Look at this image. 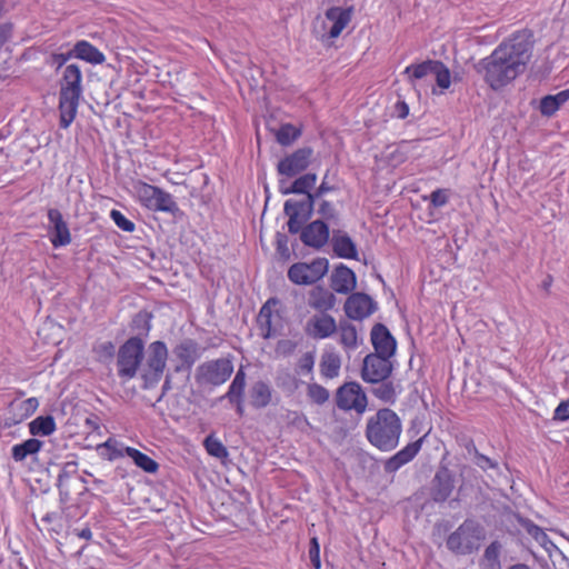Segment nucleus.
<instances>
[{
    "label": "nucleus",
    "mask_w": 569,
    "mask_h": 569,
    "mask_svg": "<svg viewBox=\"0 0 569 569\" xmlns=\"http://www.w3.org/2000/svg\"><path fill=\"white\" fill-rule=\"evenodd\" d=\"M532 32L522 29L505 39L477 64V71L495 91L501 90L521 74L532 53Z\"/></svg>",
    "instance_id": "f257e3e1"
},
{
    "label": "nucleus",
    "mask_w": 569,
    "mask_h": 569,
    "mask_svg": "<svg viewBox=\"0 0 569 569\" xmlns=\"http://www.w3.org/2000/svg\"><path fill=\"white\" fill-rule=\"evenodd\" d=\"M401 433V419L389 408L379 409L366 425L367 440L380 451H391L397 448Z\"/></svg>",
    "instance_id": "f03ea898"
},
{
    "label": "nucleus",
    "mask_w": 569,
    "mask_h": 569,
    "mask_svg": "<svg viewBox=\"0 0 569 569\" xmlns=\"http://www.w3.org/2000/svg\"><path fill=\"white\" fill-rule=\"evenodd\" d=\"M82 72L78 64H68L63 70L60 97V127L67 129L74 120L82 94Z\"/></svg>",
    "instance_id": "7ed1b4c3"
},
{
    "label": "nucleus",
    "mask_w": 569,
    "mask_h": 569,
    "mask_svg": "<svg viewBox=\"0 0 569 569\" xmlns=\"http://www.w3.org/2000/svg\"><path fill=\"white\" fill-rule=\"evenodd\" d=\"M353 13V6H333L328 8L323 17L319 16L316 18L312 26L313 36L323 44H331L350 24Z\"/></svg>",
    "instance_id": "20e7f679"
},
{
    "label": "nucleus",
    "mask_w": 569,
    "mask_h": 569,
    "mask_svg": "<svg viewBox=\"0 0 569 569\" xmlns=\"http://www.w3.org/2000/svg\"><path fill=\"white\" fill-rule=\"evenodd\" d=\"M132 194L147 210L172 214L179 210L171 193L143 180L138 179L132 182Z\"/></svg>",
    "instance_id": "39448f33"
},
{
    "label": "nucleus",
    "mask_w": 569,
    "mask_h": 569,
    "mask_svg": "<svg viewBox=\"0 0 569 569\" xmlns=\"http://www.w3.org/2000/svg\"><path fill=\"white\" fill-rule=\"evenodd\" d=\"M486 538L482 526L473 519H466L447 538V547L457 555H470L477 551Z\"/></svg>",
    "instance_id": "423d86ee"
},
{
    "label": "nucleus",
    "mask_w": 569,
    "mask_h": 569,
    "mask_svg": "<svg viewBox=\"0 0 569 569\" xmlns=\"http://www.w3.org/2000/svg\"><path fill=\"white\" fill-rule=\"evenodd\" d=\"M286 319L283 316L282 302L276 297L269 298L260 308L256 327L262 339H271L281 335Z\"/></svg>",
    "instance_id": "0eeeda50"
},
{
    "label": "nucleus",
    "mask_w": 569,
    "mask_h": 569,
    "mask_svg": "<svg viewBox=\"0 0 569 569\" xmlns=\"http://www.w3.org/2000/svg\"><path fill=\"white\" fill-rule=\"evenodd\" d=\"M144 343L139 337L129 338L118 351V375L123 379H132L143 359Z\"/></svg>",
    "instance_id": "6e6552de"
},
{
    "label": "nucleus",
    "mask_w": 569,
    "mask_h": 569,
    "mask_svg": "<svg viewBox=\"0 0 569 569\" xmlns=\"http://www.w3.org/2000/svg\"><path fill=\"white\" fill-rule=\"evenodd\" d=\"M168 360V348L163 341H153L147 350L146 362L141 369V378L146 387L158 383L163 375Z\"/></svg>",
    "instance_id": "1a4fd4ad"
},
{
    "label": "nucleus",
    "mask_w": 569,
    "mask_h": 569,
    "mask_svg": "<svg viewBox=\"0 0 569 569\" xmlns=\"http://www.w3.org/2000/svg\"><path fill=\"white\" fill-rule=\"evenodd\" d=\"M336 405L341 410L362 415L367 410L368 398L360 383L349 381L337 389Z\"/></svg>",
    "instance_id": "9d476101"
},
{
    "label": "nucleus",
    "mask_w": 569,
    "mask_h": 569,
    "mask_svg": "<svg viewBox=\"0 0 569 569\" xmlns=\"http://www.w3.org/2000/svg\"><path fill=\"white\" fill-rule=\"evenodd\" d=\"M328 267L326 258H317L310 263L297 262L289 268L288 278L295 284H312L323 278Z\"/></svg>",
    "instance_id": "9b49d317"
},
{
    "label": "nucleus",
    "mask_w": 569,
    "mask_h": 569,
    "mask_svg": "<svg viewBox=\"0 0 569 569\" xmlns=\"http://www.w3.org/2000/svg\"><path fill=\"white\" fill-rule=\"evenodd\" d=\"M233 372L232 361L228 358L206 361L197 369V381L212 386L224 383Z\"/></svg>",
    "instance_id": "f8f14e48"
},
{
    "label": "nucleus",
    "mask_w": 569,
    "mask_h": 569,
    "mask_svg": "<svg viewBox=\"0 0 569 569\" xmlns=\"http://www.w3.org/2000/svg\"><path fill=\"white\" fill-rule=\"evenodd\" d=\"M315 206V196L308 193L302 201L289 199L284 202V213L288 216V231L292 234L300 232L303 224L311 218Z\"/></svg>",
    "instance_id": "ddd939ff"
},
{
    "label": "nucleus",
    "mask_w": 569,
    "mask_h": 569,
    "mask_svg": "<svg viewBox=\"0 0 569 569\" xmlns=\"http://www.w3.org/2000/svg\"><path fill=\"white\" fill-rule=\"evenodd\" d=\"M392 372L390 358L369 353L365 357L361 368V379L368 383H379L387 380Z\"/></svg>",
    "instance_id": "4468645a"
},
{
    "label": "nucleus",
    "mask_w": 569,
    "mask_h": 569,
    "mask_svg": "<svg viewBox=\"0 0 569 569\" xmlns=\"http://www.w3.org/2000/svg\"><path fill=\"white\" fill-rule=\"evenodd\" d=\"M313 151L309 147L295 150L292 153L282 158L277 166L279 174L293 177L308 168Z\"/></svg>",
    "instance_id": "2eb2a0df"
},
{
    "label": "nucleus",
    "mask_w": 569,
    "mask_h": 569,
    "mask_svg": "<svg viewBox=\"0 0 569 569\" xmlns=\"http://www.w3.org/2000/svg\"><path fill=\"white\" fill-rule=\"evenodd\" d=\"M346 316L352 320H363L370 317L377 309V303L367 293H351L343 306Z\"/></svg>",
    "instance_id": "dca6fc26"
},
{
    "label": "nucleus",
    "mask_w": 569,
    "mask_h": 569,
    "mask_svg": "<svg viewBox=\"0 0 569 569\" xmlns=\"http://www.w3.org/2000/svg\"><path fill=\"white\" fill-rule=\"evenodd\" d=\"M337 331L335 318L327 312H319L310 317L305 325V332L315 340H323Z\"/></svg>",
    "instance_id": "f3484780"
},
{
    "label": "nucleus",
    "mask_w": 569,
    "mask_h": 569,
    "mask_svg": "<svg viewBox=\"0 0 569 569\" xmlns=\"http://www.w3.org/2000/svg\"><path fill=\"white\" fill-rule=\"evenodd\" d=\"M371 343L376 355L391 358L395 355L397 342L388 328L382 323H376L371 329Z\"/></svg>",
    "instance_id": "a211bd4d"
},
{
    "label": "nucleus",
    "mask_w": 569,
    "mask_h": 569,
    "mask_svg": "<svg viewBox=\"0 0 569 569\" xmlns=\"http://www.w3.org/2000/svg\"><path fill=\"white\" fill-rule=\"evenodd\" d=\"M48 219L51 223L50 241L54 248L68 246L71 242V233L62 213L58 209L48 210Z\"/></svg>",
    "instance_id": "6ab92c4d"
},
{
    "label": "nucleus",
    "mask_w": 569,
    "mask_h": 569,
    "mask_svg": "<svg viewBox=\"0 0 569 569\" xmlns=\"http://www.w3.org/2000/svg\"><path fill=\"white\" fill-rule=\"evenodd\" d=\"M300 239L308 246L316 249L323 247L329 239V228L321 220H315L301 231Z\"/></svg>",
    "instance_id": "aec40b11"
},
{
    "label": "nucleus",
    "mask_w": 569,
    "mask_h": 569,
    "mask_svg": "<svg viewBox=\"0 0 569 569\" xmlns=\"http://www.w3.org/2000/svg\"><path fill=\"white\" fill-rule=\"evenodd\" d=\"M423 438H420L413 442L408 443L401 450L390 457L385 463V470L388 473L396 472L402 466L410 462L420 451Z\"/></svg>",
    "instance_id": "412c9836"
},
{
    "label": "nucleus",
    "mask_w": 569,
    "mask_h": 569,
    "mask_svg": "<svg viewBox=\"0 0 569 569\" xmlns=\"http://www.w3.org/2000/svg\"><path fill=\"white\" fill-rule=\"evenodd\" d=\"M357 286L356 273L347 266H338L331 274V289L337 293L347 295Z\"/></svg>",
    "instance_id": "4be33fe9"
},
{
    "label": "nucleus",
    "mask_w": 569,
    "mask_h": 569,
    "mask_svg": "<svg viewBox=\"0 0 569 569\" xmlns=\"http://www.w3.org/2000/svg\"><path fill=\"white\" fill-rule=\"evenodd\" d=\"M453 487V478L449 471L447 469L438 471L433 479L432 499L436 502L446 501L450 497Z\"/></svg>",
    "instance_id": "5701e85b"
},
{
    "label": "nucleus",
    "mask_w": 569,
    "mask_h": 569,
    "mask_svg": "<svg viewBox=\"0 0 569 569\" xmlns=\"http://www.w3.org/2000/svg\"><path fill=\"white\" fill-rule=\"evenodd\" d=\"M308 303L319 312H327L335 307L336 298L329 290L316 287L310 291Z\"/></svg>",
    "instance_id": "b1692460"
},
{
    "label": "nucleus",
    "mask_w": 569,
    "mask_h": 569,
    "mask_svg": "<svg viewBox=\"0 0 569 569\" xmlns=\"http://www.w3.org/2000/svg\"><path fill=\"white\" fill-rule=\"evenodd\" d=\"M74 58L90 62L92 64H100L104 61V54L92 43L87 40L76 42L73 47Z\"/></svg>",
    "instance_id": "393cba45"
},
{
    "label": "nucleus",
    "mask_w": 569,
    "mask_h": 569,
    "mask_svg": "<svg viewBox=\"0 0 569 569\" xmlns=\"http://www.w3.org/2000/svg\"><path fill=\"white\" fill-rule=\"evenodd\" d=\"M332 249L337 257L343 259H357L358 250L356 243L346 233H335L332 237Z\"/></svg>",
    "instance_id": "a878e982"
},
{
    "label": "nucleus",
    "mask_w": 569,
    "mask_h": 569,
    "mask_svg": "<svg viewBox=\"0 0 569 569\" xmlns=\"http://www.w3.org/2000/svg\"><path fill=\"white\" fill-rule=\"evenodd\" d=\"M173 353L182 367L190 369L199 357L198 345L191 339L183 340L176 346Z\"/></svg>",
    "instance_id": "bb28decb"
},
{
    "label": "nucleus",
    "mask_w": 569,
    "mask_h": 569,
    "mask_svg": "<svg viewBox=\"0 0 569 569\" xmlns=\"http://www.w3.org/2000/svg\"><path fill=\"white\" fill-rule=\"evenodd\" d=\"M320 373L326 379H333L339 376L341 368V358L333 350H325L321 355Z\"/></svg>",
    "instance_id": "cd10ccee"
},
{
    "label": "nucleus",
    "mask_w": 569,
    "mask_h": 569,
    "mask_svg": "<svg viewBox=\"0 0 569 569\" xmlns=\"http://www.w3.org/2000/svg\"><path fill=\"white\" fill-rule=\"evenodd\" d=\"M338 342L346 351H352L358 348V332L356 327L349 321H340L337 325Z\"/></svg>",
    "instance_id": "c85d7f7f"
},
{
    "label": "nucleus",
    "mask_w": 569,
    "mask_h": 569,
    "mask_svg": "<svg viewBox=\"0 0 569 569\" xmlns=\"http://www.w3.org/2000/svg\"><path fill=\"white\" fill-rule=\"evenodd\" d=\"M569 100V89L559 91L556 94L545 96L540 100L539 111L545 117L553 116Z\"/></svg>",
    "instance_id": "c756f323"
},
{
    "label": "nucleus",
    "mask_w": 569,
    "mask_h": 569,
    "mask_svg": "<svg viewBox=\"0 0 569 569\" xmlns=\"http://www.w3.org/2000/svg\"><path fill=\"white\" fill-rule=\"evenodd\" d=\"M250 403L260 409L267 407L271 401L270 387L263 381H257L249 391Z\"/></svg>",
    "instance_id": "7c9ffc66"
},
{
    "label": "nucleus",
    "mask_w": 569,
    "mask_h": 569,
    "mask_svg": "<svg viewBox=\"0 0 569 569\" xmlns=\"http://www.w3.org/2000/svg\"><path fill=\"white\" fill-rule=\"evenodd\" d=\"M43 446V442L36 439L30 438L21 443H17L11 449V455L14 461H22L28 456L37 455Z\"/></svg>",
    "instance_id": "2f4dec72"
},
{
    "label": "nucleus",
    "mask_w": 569,
    "mask_h": 569,
    "mask_svg": "<svg viewBox=\"0 0 569 569\" xmlns=\"http://www.w3.org/2000/svg\"><path fill=\"white\" fill-rule=\"evenodd\" d=\"M126 453L128 457L132 459L134 465L148 473H156L159 469V463L149 457L148 455L141 452L136 448H127Z\"/></svg>",
    "instance_id": "473e14b6"
},
{
    "label": "nucleus",
    "mask_w": 569,
    "mask_h": 569,
    "mask_svg": "<svg viewBox=\"0 0 569 569\" xmlns=\"http://www.w3.org/2000/svg\"><path fill=\"white\" fill-rule=\"evenodd\" d=\"M127 448L129 447L123 446L114 438H108L103 443L98 446V450L101 452V456L109 461H114L127 456Z\"/></svg>",
    "instance_id": "72a5a7b5"
},
{
    "label": "nucleus",
    "mask_w": 569,
    "mask_h": 569,
    "mask_svg": "<svg viewBox=\"0 0 569 569\" xmlns=\"http://www.w3.org/2000/svg\"><path fill=\"white\" fill-rule=\"evenodd\" d=\"M501 545L499 541H492L485 550L479 562L480 569H501L499 559Z\"/></svg>",
    "instance_id": "f704fd0d"
},
{
    "label": "nucleus",
    "mask_w": 569,
    "mask_h": 569,
    "mask_svg": "<svg viewBox=\"0 0 569 569\" xmlns=\"http://www.w3.org/2000/svg\"><path fill=\"white\" fill-rule=\"evenodd\" d=\"M56 431V421L51 416H40L29 423L32 436H50Z\"/></svg>",
    "instance_id": "c9c22d12"
},
{
    "label": "nucleus",
    "mask_w": 569,
    "mask_h": 569,
    "mask_svg": "<svg viewBox=\"0 0 569 569\" xmlns=\"http://www.w3.org/2000/svg\"><path fill=\"white\" fill-rule=\"evenodd\" d=\"M436 60H427L417 64H409L406 67L403 74L407 76L410 83H415L428 74L432 73L433 63Z\"/></svg>",
    "instance_id": "e433bc0d"
},
{
    "label": "nucleus",
    "mask_w": 569,
    "mask_h": 569,
    "mask_svg": "<svg viewBox=\"0 0 569 569\" xmlns=\"http://www.w3.org/2000/svg\"><path fill=\"white\" fill-rule=\"evenodd\" d=\"M317 182V174L316 173H306L299 178H297L291 187L284 191V193H303L306 194V198H308V193L310 192V189L315 187Z\"/></svg>",
    "instance_id": "4c0bfd02"
},
{
    "label": "nucleus",
    "mask_w": 569,
    "mask_h": 569,
    "mask_svg": "<svg viewBox=\"0 0 569 569\" xmlns=\"http://www.w3.org/2000/svg\"><path fill=\"white\" fill-rule=\"evenodd\" d=\"M274 136L279 144L287 147L292 144L301 136V129L291 123H283L276 131Z\"/></svg>",
    "instance_id": "58836bf2"
},
{
    "label": "nucleus",
    "mask_w": 569,
    "mask_h": 569,
    "mask_svg": "<svg viewBox=\"0 0 569 569\" xmlns=\"http://www.w3.org/2000/svg\"><path fill=\"white\" fill-rule=\"evenodd\" d=\"M203 447L208 455L218 458L220 460H224L228 458L229 452L228 449L224 447V445L214 436L209 435L203 440Z\"/></svg>",
    "instance_id": "ea45409f"
},
{
    "label": "nucleus",
    "mask_w": 569,
    "mask_h": 569,
    "mask_svg": "<svg viewBox=\"0 0 569 569\" xmlns=\"http://www.w3.org/2000/svg\"><path fill=\"white\" fill-rule=\"evenodd\" d=\"M372 389V395L385 403H395L397 400V391L391 381H382Z\"/></svg>",
    "instance_id": "a19ab883"
},
{
    "label": "nucleus",
    "mask_w": 569,
    "mask_h": 569,
    "mask_svg": "<svg viewBox=\"0 0 569 569\" xmlns=\"http://www.w3.org/2000/svg\"><path fill=\"white\" fill-rule=\"evenodd\" d=\"M244 388H246V373H244L243 369L240 368L237 371L231 385L229 386L226 397L228 398V400H231V399L239 400V398H243Z\"/></svg>",
    "instance_id": "79ce46f5"
},
{
    "label": "nucleus",
    "mask_w": 569,
    "mask_h": 569,
    "mask_svg": "<svg viewBox=\"0 0 569 569\" xmlns=\"http://www.w3.org/2000/svg\"><path fill=\"white\" fill-rule=\"evenodd\" d=\"M432 73L436 76L437 86L441 90H447L451 86V73L449 68L441 61L436 60Z\"/></svg>",
    "instance_id": "37998d69"
},
{
    "label": "nucleus",
    "mask_w": 569,
    "mask_h": 569,
    "mask_svg": "<svg viewBox=\"0 0 569 569\" xmlns=\"http://www.w3.org/2000/svg\"><path fill=\"white\" fill-rule=\"evenodd\" d=\"M307 396L316 405H323L329 400V391L319 383L308 385Z\"/></svg>",
    "instance_id": "c03bdc74"
},
{
    "label": "nucleus",
    "mask_w": 569,
    "mask_h": 569,
    "mask_svg": "<svg viewBox=\"0 0 569 569\" xmlns=\"http://www.w3.org/2000/svg\"><path fill=\"white\" fill-rule=\"evenodd\" d=\"M287 426L290 428L306 431L310 427L308 418L298 411H288L286 415Z\"/></svg>",
    "instance_id": "a18cd8bd"
},
{
    "label": "nucleus",
    "mask_w": 569,
    "mask_h": 569,
    "mask_svg": "<svg viewBox=\"0 0 569 569\" xmlns=\"http://www.w3.org/2000/svg\"><path fill=\"white\" fill-rule=\"evenodd\" d=\"M110 218L119 229L126 232L134 231L136 224L129 220L121 211L112 209L110 212Z\"/></svg>",
    "instance_id": "49530a36"
},
{
    "label": "nucleus",
    "mask_w": 569,
    "mask_h": 569,
    "mask_svg": "<svg viewBox=\"0 0 569 569\" xmlns=\"http://www.w3.org/2000/svg\"><path fill=\"white\" fill-rule=\"evenodd\" d=\"M297 346L298 343L291 339H280L274 347V353L277 357H289L296 351Z\"/></svg>",
    "instance_id": "de8ad7c7"
},
{
    "label": "nucleus",
    "mask_w": 569,
    "mask_h": 569,
    "mask_svg": "<svg viewBox=\"0 0 569 569\" xmlns=\"http://www.w3.org/2000/svg\"><path fill=\"white\" fill-rule=\"evenodd\" d=\"M151 318H152V315L150 312L140 311L133 318L132 323L136 328L148 332L151 329V323H150Z\"/></svg>",
    "instance_id": "09e8293b"
},
{
    "label": "nucleus",
    "mask_w": 569,
    "mask_h": 569,
    "mask_svg": "<svg viewBox=\"0 0 569 569\" xmlns=\"http://www.w3.org/2000/svg\"><path fill=\"white\" fill-rule=\"evenodd\" d=\"M313 366H315V356L312 352L303 353L298 361V368L302 373H311Z\"/></svg>",
    "instance_id": "8fccbe9b"
},
{
    "label": "nucleus",
    "mask_w": 569,
    "mask_h": 569,
    "mask_svg": "<svg viewBox=\"0 0 569 569\" xmlns=\"http://www.w3.org/2000/svg\"><path fill=\"white\" fill-rule=\"evenodd\" d=\"M309 558L315 569L321 568L320 547L317 538H312L309 548Z\"/></svg>",
    "instance_id": "3c124183"
},
{
    "label": "nucleus",
    "mask_w": 569,
    "mask_h": 569,
    "mask_svg": "<svg viewBox=\"0 0 569 569\" xmlns=\"http://www.w3.org/2000/svg\"><path fill=\"white\" fill-rule=\"evenodd\" d=\"M430 202L433 207H443L448 202L447 191L443 189H437L430 194Z\"/></svg>",
    "instance_id": "603ef678"
},
{
    "label": "nucleus",
    "mask_w": 569,
    "mask_h": 569,
    "mask_svg": "<svg viewBox=\"0 0 569 569\" xmlns=\"http://www.w3.org/2000/svg\"><path fill=\"white\" fill-rule=\"evenodd\" d=\"M553 419L559 421L569 419V398L557 406L553 412Z\"/></svg>",
    "instance_id": "864d4df0"
},
{
    "label": "nucleus",
    "mask_w": 569,
    "mask_h": 569,
    "mask_svg": "<svg viewBox=\"0 0 569 569\" xmlns=\"http://www.w3.org/2000/svg\"><path fill=\"white\" fill-rule=\"evenodd\" d=\"M318 211L323 218L328 220L333 219L336 217V210L333 206L326 200L321 202Z\"/></svg>",
    "instance_id": "5fc2aeb1"
},
{
    "label": "nucleus",
    "mask_w": 569,
    "mask_h": 569,
    "mask_svg": "<svg viewBox=\"0 0 569 569\" xmlns=\"http://www.w3.org/2000/svg\"><path fill=\"white\" fill-rule=\"evenodd\" d=\"M13 32V26L11 23L0 24V47L10 40Z\"/></svg>",
    "instance_id": "6e6d98bb"
},
{
    "label": "nucleus",
    "mask_w": 569,
    "mask_h": 569,
    "mask_svg": "<svg viewBox=\"0 0 569 569\" xmlns=\"http://www.w3.org/2000/svg\"><path fill=\"white\" fill-rule=\"evenodd\" d=\"M74 535L84 540H90L92 538L91 529L88 526L81 529H74Z\"/></svg>",
    "instance_id": "4d7b16f0"
},
{
    "label": "nucleus",
    "mask_w": 569,
    "mask_h": 569,
    "mask_svg": "<svg viewBox=\"0 0 569 569\" xmlns=\"http://www.w3.org/2000/svg\"><path fill=\"white\" fill-rule=\"evenodd\" d=\"M331 190H332V187H330V186L326 182V180H323V181L321 182V184L317 188L316 192H315V193H312V194L315 196V199H316V198H319V197H321V196L326 194L327 192H329V191H331Z\"/></svg>",
    "instance_id": "13d9d810"
},
{
    "label": "nucleus",
    "mask_w": 569,
    "mask_h": 569,
    "mask_svg": "<svg viewBox=\"0 0 569 569\" xmlns=\"http://www.w3.org/2000/svg\"><path fill=\"white\" fill-rule=\"evenodd\" d=\"M71 58H74L73 49L67 53H59L56 56V60L59 62L60 66L66 63Z\"/></svg>",
    "instance_id": "bf43d9fd"
},
{
    "label": "nucleus",
    "mask_w": 569,
    "mask_h": 569,
    "mask_svg": "<svg viewBox=\"0 0 569 569\" xmlns=\"http://www.w3.org/2000/svg\"><path fill=\"white\" fill-rule=\"evenodd\" d=\"M24 405L27 406V410L30 411V413H33L38 406H39V402L37 400V398H29L24 401Z\"/></svg>",
    "instance_id": "052dcab7"
},
{
    "label": "nucleus",
    "mask_w": 569,
    "mask_h": 569,
    "mask_svg": "<svg viewBox=\"0 0 569 569\" xmlns=\"http://www.w3.org/2000/svg\"><path fill=\"white\" fill-rule=\"evenodd\" d=\"M231 403L236 405V409L239 416H243L244 409H243V398L238 399H231L229 400Z\"/></svg>",
    "instance_id": "680f3d73"
},
{
    "label": "nucleus",
    "mask_w": 569,
    "mask_h": 569,
    "mask_svg": "<svg viewBox=\"0 0 569 569\" xmlns=\"http://www.w3.org/2000/svg\"><path fill=\"white\" fill-rule=\"evenodd\" d=\"M528 532L532 535L536 539H538L539 533L543 535L541 528L535 525H532L531 528L528 529Z\"/></svg>",
    "instance_id": "e2e57ef3"
},
{
    "label": "nucleus",
    "mask_w": 569,
    "mask_h": 569,
    "mask_svg": "<svg viewBox=\"0 0 569 569\" xmlns=\"http://www.w3.org/2000/svg\"><path fill=\"white\" fill-rule=\"evenodd\" d=\"M407 114H408V106H407L405 102H402V103H401V113H400V117H401V118H405V117H407Z\"/></svg>",
    "instance_id": "0e129e2a"
},
{
    "label": "nucleus",
    "mask_w": 569,
    "mask_h": 569,
    "mask_svg": "<svg viewBox=\"0 0 569 569\" xmlns=\"http://www.w3.org/2000/svg\"><path fill=\"white\" fill-rule=\"evenodd\" d=\"M509 569H530L527 565L523 563H517L511 566Z\"/></svg>",
    "instance_id": "69168bd1"
},
{
    "label": "nucleus",
    "mask_w": 569,
    "mask_h": 569,
    "mask_svg": "<svg viewBox=\"0 0 569 569\" xmlns=\"http://www.w3.org/2000/svg\"><path fill=\"white\" fill-rule=\"evenodd\" d=\"M551 282H552V278L549 276L548 280L543 282V287L548 290L549 287L551 286Z\"/></svg>",
    "instance_id": "338daca9"
},
{
    "label": "nucleus",
    "mask_w": 569,
    "mask_h": 569,
    "mask_svg": "<svg viewBox=\"0 0 569 569\" xmlns=\"http://www.w3.org/2000/svg\"><path fill=\"white\" fill-rule=\"evenodd\" d=\"M480 459L485 460L487 463H490V459L485 456H481Z\"/></svg>",
    "instance_id": "774afa93"
}]
</instances>
